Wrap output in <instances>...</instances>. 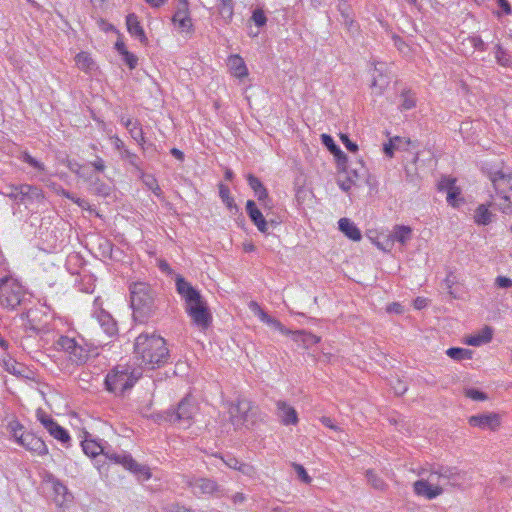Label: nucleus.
Listing matches in <instances>:
<instances>
[{"label": "nucleus", "instance_id": "1", "mask_svg": "<svg viewBox=\"0 0 512 512\" xmlns=\"http://www.w3.org/2000/svg\"><path fill=\"white\" fill-rule=\"evenodd\" d=\"M81 446L87 456L95 459V465L100 473L108 471L106 463L97 459L99 455H102L105 459L121 465L125 470L132 473L139 482L148 481L152 477L148 465L138 463L130 453L124 450L117 452L107 443L101 444L88 439L82 441Z\"/></svg>", "mask_w": 512, "mask_h": 512}, {"label": "nucleus", "instance_id": "2", "mask_svg": "<svg viewBox=\"0 0 512 512\" xmlns=\"http://www.w3.org/2000/svg\"><path fill=\"white\" fill-rule=\"evenodd\" d=\"M175 284L178 294L185 301V310L193 324L200 329H207L212 323V315L201 293L181 275H177Z\"/></svg>", "mask_w": 512, "mask_h": 512}, {"label": "nucleus", "instance_id": "3", "mask_svg": "<svg viewBox=\"0 0 512 512\" xmlns=\"http://www.w3.org/2000/svg\"><path fill=\"white\" fill-rule=\"evenodd\" d=\"M134 353L140 365L151 370L165 365L170 357L165 339L147 333H141L135 339Z\"/></svg>", "mask_w": 512, "mask_h": 512}, {"label": "nucleus", "instance_id": "4", "mask_svg": "<svg viewBox=\"0 0 512 512\" xmlns=\"http://www.w3.org/2000/svg\"><path fill=\"white\" fill-rule=\"evenodd\" d=\"M129 291L134 320L147 323L154 318L160 306V299L151 285L145 282H133L129 286Z\"/></svg>", "mask_w": 512, "mask_h": 512}, {"label": "nucleus", "instance_id": "5", "mask_svg": "<svg viewBox=\"0 0 512 512\" xmlns=\"http://www.w3.org/2000/svg\"><path fill=\"white\" fill-rule=\"evenodd\" d=\"M140 373L127 365H117L105 377V388L116 396H123L140 377Z\"/></svg>", "mask_w": 512, "mask_h": 512}, {"label": "nucleus", "instance_id": "6", "mask_svg": "<svg viewBox=\"0 0 512 512\" xmlns=\"http://www.w3.org/2000/svg\"><path fill=\"white\" fill-rule=\"evenodd\" d=\"M23 286L10 277L0 279V305L3 308L14 310L20 306L25 298Z\"/></svg>", "mask_w": 512, "mask_h": 512}, {"label": "nucleus", "instance_id": "7", "mask_svg": "<svg viewBox=\"0 0 512 512\" xmlns=\"http://www.w3.org/2000/svg\"><path fill=\"white\" fill-rule=\"evenodd\" d=\"M337 169L339 173L346 175L344 180H337V184L344 192H348L352 186H361L362 183L367 182L368 169L365 167L362 160H358L352 164H348L347 161L343 166H338Z\"/></svg>", "mask_w": 512, "mask_h": 512}, {"label": "nucleus", "instance_id": "8", "mask_svg": "<svg viewBox=\"0 0 512 512\" xmlns=\"http://www.w3.org/2000/svg\"><path fill=\"white\" fill-rule=\"evenodd\" d=\"M9 427L11 428L13 436L17 442L27 450L35 452L41 456L48 453L47 445L40 437H37L32 432H21L23 426L20 423L12 422L9 424Z\"/></svg>", "mask_w": 512, "mask_h": 512}, {"label": "nucleus", "instance_id": "9", "mask_svg": "<svg viewBox=\"0 0 512 512\" xmlns=\"http://www.w3.org/2000/svg\"><path fill=\"white\" fill-rule=\"evenodd\" d=\"M55 347L58 351L67 353L69 360L76 365H82L88 360V351L79 345L74 338L61 335L55 341Z\"/></svg>", "mask_w": 512, "mask_h": 512}, {"label": "nucleus", "instance_id": "10", "mask_svg": "<svg viewBox=\"0 0 512 512\" xmlns=\"http://www.w3.org/2000/svg\"><path fill=\"white\" fill-rule=\"evenodd\" d=\"M186 483L196 496L208 495L222 497L224 495V488L210 478L192 477L187 480Z\"/></svg>", "mask_w": 512, "mask_h": 512}, {"label": "nucleus", "instance_id": "11", "mask_svg": "<svg viewBox=\"0 0 512 512\" xmlns=\"http://www.w3.org/2000/svg\"><path fill=\"white\" fill-rule=\"evenodd\" d=\"M231 422L235 427L248 426L254 422L252 405L247 400H238L230 408Z\"/></svg>", "mask_w": 512, "mask_h": 512}, {"label": "nucleus", "instance_id": "12", "mask_svg": "<svg viewBox=\"0 0 512 512\" xmlns=\"http://www.w3.org/2000/svg\"><path fill=\"white\" fill-rule=\"evenodd\" d=\"M196 412L197 405L194 398L187 395L178 403L177 408L170 415V421L174 423L183 421L189 424Z\"/></svg>", "mask_w": 512, "mask_h": 512}, {"label": "nucleus", "instance_id": "13", "mask_svg": "<svg viewBox=\"0 0 512 512\" xmlns=\"http://www.w3.org/2000/svg\"><path fill=\"white\" fill-rule=\"evenodd\" d=\"M460 473L455 467L438 465L433 467L430 473V480L437 481V484L443 482L451 485H456L460 480Z\"/></svg>", "mask_w": 512, "mask_h": 512}, {"label": "nucleus", "instance_id": "14", "mask_svg": "<svg viewBox=\"0 0 512 512\" xmlns=\"http://www.w3.org/2000/svg\"><path fill=\"white\" fill-rule=\"evenodd\" d=\"M246 213L251 222L261 233L267 234V223L265 214L257 207L253 200L246 202Z\"/></svg>", "mask_w": 512, "mask_h": 512}, {"label": "nucleus", "instance_id": "15", "mask_svg": "<svg viewBox=\"0 0 512 512\" xmlns=\"http://www.w3.org/2000/svg\"><path fill=\"white\" fill-rule=\"evenodd\" d=\"M473 427L495 430L500 425L499 415L496 413L473 415L468 420Z\"/></svg>", "mask_w": 512, "mask_h": 512}, {"label": "nucleus", "instance_id": "16", "mask_svg": "<svg viewBox=\"0 0 512 512\" xmlns=\"http://www.w3.org/2000/svg\"><path fill=\"white\" fill-rule=\"evenodd\" d=\"M413 486L414 492L417 495L424 496L430 500L436 498L443 492V489L440 485L431 484L429 481L423 479L417 480Z\"/></svg>", "mask_w": 512, "mask_h": 512}, {"label": "nucleus", "instance_id": "17", "mask_svg": "<svg viewBox=\"0 0 512 512\" xmlns=\"http://www.w3.org/2000/svg\"><path fill=\"white\" fill-rule=\"evenodd\" d=\"M277 416L284 425H296L298 423V415L296 410L285 401H277Z\"/></svg>", "mask_w": 512, "mask_h": 512}, {"label": "nucleus", "instance_id": "18", "mask_svg": "<svg viewBox=\"0 0 512 512\" xmlns=\"http://www.w3.org/2000/svg\"><path fill=\"white\" fill-rule=\"evenodd\" d=\"M489 178L495 190L500 194L505 193L506 189H512V176L502 170L490 172Z\"/></svg>", "mask_w": 512, "mask_h": 512}, {"label": "nucleus", "instance_id": "19", "mask_svg": "<svg viewBox=\"0 0 512 512\" xmlns=\"http://www.w3.org/2000/svg\"><path fill=\"white\" fill-rule=\"evenodd\" d=\"M126 26L131 36L135 37L143 44L147 42L148 39L146 37L145 31L140 24L138 16L135 13H129L126 16Z\"/></svg>", "mask_w": 512, "mask_h": 512}, {"label": "nucleus", "instance_id": "20", "mask_svg": "<svg viewBox=\"0 0 512 512\" xmlns=\"http://www.w3.org/2000/svg\"><path fill=\"white\" fill-rule=\"evenodd\" d=\"M321 141L322 144L335 157L337 167L343 166L348 161L347 155L340 149V147L335 143V141L330 135L322 134Z\"/></svg>", "mask_w": 512, "mask_h": 512}, {"label": "nucleus", "instance_id": "21", "mask_svg": "<svg viewBox=\"0 0 512 512\" xmlns=\"http://www.w3.org/2000/svg\"><path fill=\"white\" fill-rule=\"evenodd\" d=\"M12 196L19 202H25L26 200L39 198L41 196V189L29 184H23L15 188V193Z\"/></svg>", "mask_w": 512, "mask_h": 512}, {"label": "nucleus", "instance_id": "22", "mask_svg": "<svg viewBox=\"0 0 512 512\" xmlns=\"http://www.w3.org/2000/svg\"><path fill=\"white\" fill-rule=\"evenodd\" d=\"M96 318L104 332L109 336H114L118 332L116 321L113 319L110 313L100 309L96 312Z\"/></svg>", "mask_w": 512, "mask_h": 512}, {"label": "nucleus", "instance_id": "23", "mask_svg": "<svg viewBox=\"0 0 512 512\" xmlns=\"http://www.w3.org/2000/svg\"><path fill=\"white\" fill-rule=\"evenodd\" d=\"M338 228L346 237L353 241H360L362 238L359 228L348 218H341L338 221Z\"/></svg>", "mask_w": 512, "mask_h": 512}, {"label": "nucleus", "instance_id": "24", "mask_svg": "<svg viewBox=\"0 0 512 512\" xmlns=\"http://www.w3.org/2000/svg\"><path fill=\"white\" fill-rule=\"evenodd\" d=\"M228 66L232 74L237 78H243L248 75L246 64L239 55L230 56L228 59Z\"/></svg>", "mask_w": 512, "mask_h": 512}, {"label": "nucleus", "instance_id": "25", "mask_svg": "<svg viewBox=\"0 0 512 512\" xmlns=\"http://www.w3.org/2000/svg\"><path fill=\"white\" fill-rule=\"evenodd\" d=\"M493 337V329L485 326L478 334L471 335L466 339V343L471 346H480L491 341Z\"/></svg>", "mask_w": 512, "mask_h": 512}, {"label": "nucleus", "instance_id": "26", "mask_svg": "<svg viewBox=\"0 0 512 512\" xmlns=\"http://www.w3.org/2000/svg\"><path fill=\"white\" fill-rule=\"evenodd\" d=\"M247 182L249 187L253 190L254 195L257 197V200H263L269 194L266 187L263 185L262 181L253 174L247 175Z\"/></svg>", "mask_w": 512, "mask_h": 512}, {"label": "nucleus", "instance_id": "27", "mask_svg": "<svg viewBox=\"0 0 512 512\" xmlns=\"http://www.w3.org/2000/svg\"><path fill=\"white\" fill-rule=\"evenodd\" d=\"M85 264L86 260L80 253H71L66 260V268L73 275L79 274Z\"/></svg>", "mask_w": 512, "mask_h": 512}, {"label": "nucleus", "instance_id": "28", "mask_svg": "<svg viewBox=\"0 0 512 512\" xmlns=\"http://www.w3.org/2000/svg\"><path fill=\"white\" fill-rule=\"evenodd\" d=\"M391 237L393 240L405 245L412 237V229L406 225H395Z\"/></svg>", "mask_w": 512, "mask_h": 512}, {"label": "nucleus", "instance_id": "29", "mask_svg": "<svg viewBox=\"0 0 512 512\" xmlns=\"http://www.w3.org/2000/svg\"><path fill=\"white\" fill-rule=\"evenodd\" d=\"M75 62L79 69L84 72H91L96 68V64L94 60L91 58L89 53L80 52L75 56Z\"/></svg>", "mask_w": 512, "mask_h": 512}, {"label": "nucleus", "instance_id": "30", "mask_svg": "<svg viewBox=\"0 0 512 512\" xmlns=\"http://www.w3.org/2000/svg\"><path fill=\"white\" fill-rule=\"evenodd\" d=\"M51 436H53L56 440H58L61 444L68 446L71 440V437L68 431L60 426L57 422L47 430Z\"/></svg>", "mask_w": 512, "mask_h": 512}, {"label": "nucleus", "instance_id": "31", "mask_svg": "<svg viewBox=\"0 0 512 512\" xmlns=\"http://www.w3.org/2000/svg\"><path fill=\"white\" fill-rule=\"evenodd\" d=\"M53 487V491L57 496H62V503L71 501L73 496L68 491V488L57 478L51 476L50 479Z\"/></svg>", "mask_w": 512, "mask_h": 512}, {"label": "nucleus", "instance_id": "32", "mask_svg": "<svg viewBox=\"0 0 512 512\" xmlns=\"http://www.w3.org/2000/svg\"><path fill=\"white\" fill-rule=\"evenodd\" d=\"M219 196L222 199L223 203L226 205V207L231 212H233V211L235 213L239 212V208L235 204V201H234L233 197L230 196V190H229L228 186H226L224 184H220L219 185Z\"/></svg>", "mask_w": 512, "mask_h": 512}, {"label": "nucleus", "instance_id": "33", "mask_svg": "<svg viewBox=\"0 0 512 512\" xmlns=\"http://www.w3.org/2000/svg\"><path fill=\"white\" fill-rule=\"evenodd\" d=\"M120 158L121 160L127 162L130 166H132L136 171L143 174V162L141 161L137 154L127 149L120 155Z\"/></svg>", "mask_w": 512, "mask_h": 512}, {"label": "nucleus", "instance_id": "34", "mask_svg": "<svg viewBox=\"0 0 512 512\" xmlns=\"http://www.w3.org/2000/svg\"><path fill=\"white\" fill-rule=\"evenodd\" d=\"M495 58L496 62L503 67H511L512 66V57L508 53L506 49L502 47L501 44H496L495 47Z\"/></svg>", "mask_w": 512, "mask_h": 512}, {"label": "nucleus", "instance_id": "35", "mask_svg": "<svg viewBox=\"0 0 512 512\" xmlns=\"http://www.w3.org/2000/svg\"><path fill=\"white\" fill-rule=\"evenodd\" d=\"M474 220L478 225H488L492 220V213L484 204H481L475 210Z\"/></svg>", "mask_w": 512, "mask_h": 512}, {"label": "nucleus", "instance_id": "36", "mask_svg": "<svg viewBox=\"0 0 512 512\" xmlns=\"http://www.w3.org/2000/svg\"><path fill=\"white\" fill-rule=\"evenodd\" d=\"M401 103L399 105L400 110H410L416 106V94L410 89L403 90L401 95Z\"/></svg>", "mask_w": 512, "mask_h": 512}, {"label": "nucleus", "instance_id": "37", "mask_svg": "<svg viewBox=\"0 0 512 512\" xmlns=\"http://www.w3.org/2000/svg\"><path fill=\"white\" fill-rule=\"evenodd\" d=\"M447 356L456 361L472 359L473 352L469 349L460 347H451L446 351Z\"/></svg>", "mask_w": 512, "mask_h": 512}, {"label": "nucleus", "instance_id": "38", "mask_svg": "<svg viewBox=\"0 0 512 512\" xmlns=\"http://www.w3.org/2000/svg\"><path fill=\"white\" fill-rule=\"evenodd\" d=\"M129 134L132 137V139H134L137 142V144L141 147V149L143 150V153H145L146 140H145L144 132H143L141 125L138 121H135L134 126L132 127V129H130Z\"/></svg>", "mask_w": 512, "mask_h": 512}, {"label": "nucleus", "instance_id": "39", "mask_svg": "<svg viewBox=\"0 0 512 512\" xmlns=\"http://www.w3.org/2000/svg\"><path fill=\"white\" fill-rule=\"evenodd\" d=\"M366 479L368 483L376 490L384 491L387 488V484L382 478H380L373 470L366 471Z\"/></svg>", "mask_w": 512, "mask_h": 512}, {"label": "nucleus", "instance_id": "40", "mask_svg": "<svg viewBox=\"0 0 512 512\" xmlns=\"http://www.w3.org/2000/svg\"><path fill=\"white\" fill-rule=\"evenodd\" d=\"M286 212L282 209L273 211V214L266 216V223H267V231L269 230V227L276 228L279 226L285 219Z\"/></svg>", "mask_w": 512, "mask_h": 512}, {"label": "nucleus", "instance_id": "41", "mask_svg": "<svg viewBox=\"0 0 512 512\" xmlns=\"http://www.w3.org/2000/svg\"><path fill=\"white\" fill-rule=\"evenodd\" d=\"M448 184L450 185L448 192H447V202L452 205L453 207L459 206L458 201H460V191L455 186L454 181H448Z\"/></svg>", "mask_w": 512, "mask_h": 512}, {"label": "nucleus", "instance_id": "42", "mask_svg": "<svg viewBox=\"0 0 512 512\" xmlns=\"http://www.w3.org/2000/svg\"><path fill=\"white\" fill-rule=\"evenodd\" d=\"M218 14L225 24H230L234 16V5L217 6Z\"/></svg>", "mask_w": 512, "mask_h": 512}, {"label": "nucleus", "instance_id": "43", "mask_svg": "<svg viewBox=\"0 0 512 512\" xmlns=\"http://www.w3.org/2000/svg\"><path fill=\"white\" fill-rule=\"evenodd\" d=\"M19 159L22 160L23 162L29 164L31 167H33L34 169H36L38 171H44V169H45V165L42 162H40L37 159H35L34 157H32L26 151H24L20 154Z\"/></svg>", "mask_w": 512, "mask_h": 512}, {"label": "nucleus", "instance_id": "44", "mask_svg": "<svg viewBox=\"0 0 512 512\" xmlns=\"http://www.w3.org/2000/svg\"><path fill=\"white\" fill-rule=\"evenodd\" d=\"M216 458H220L221 461L229 468L237 470L239 464L242 462L239 461L236 457H234L231 453L221 454V455H215Z\"/></svg>", "mask_w": 512, "mask_h": 512}, {"label": "nucleus", "instance_id": "45", "mask_svg": "<svg viewBox=\"0 0 512 512\" xmlns=\"http://www.w3.org/2000/svg\"><path fill=\"white\" fill-rule=\"evenodd\" d=\"M142 176L144 177L143 179V182L144 184L156 195V196H160L161 193H162V190L160 188V186L158 185V182L156 180V178L153 176V175H145L144 173L142 174Z\"/></svg>", "mask_w": 512, "mask_h": 512}, {"label": "nucleus", "instance_id": "46", "mask_svg": "<svg viewBox=\"0 0 512 512\" xmlns=\"http://www.w3.org/2000/svg\"><path fill=\"white\" fill-rule=\"evenodd\" d=\"M250 308L255 312V314L260 318L261 321L266 323L267 325L272 321L274 317L265 312L257 302L252 301L250 303Z\"/></svg>", "mask_w": 512, "mask_h": 512}, {"label": "nucleus", "instance_id": "47", "mask_svg": "<svg viewBox=\"0 0 512 512\" xmlns=\"http://www.w3.org/2000/svg\"><path fill=\"white\" fill-rule=\"evenodd\" d=\"M250 308L255 312V314L260 318L261 321L266 323L267 325L272 321L274 317L265 312L257 302L252 301L250 303Z\"/></svg>", "mask_w": 512, "mask_h": 512}, {"label": "nucleus", "instance_id": "48", "mask_svg": "<svg viewBox=\"0 0 512 512\" xmlns=\"http://www.w3.org/2000/svg\"><path fill=\"white\" fill-rule=\"evenodd\" d=\"M250 308L255 312V314L260 318L261 321L266 323L267 325L272 321L274 317L265 312L257 302L252 301L250 303Z\"/></svg>", "mask_w": 512, "mask_h": 512}, {"label": "nucleus", "instance_id": "49", "mask_svg": "<svg viewBox=\"0 0 512 512\" xmlns=\"http://www.w3.org/2000/svg\"><path fill=\"white\" fill-rule=\"evenodd\" d=\"M250 308L255 312V314L260 318L261 321L266 323L267 325L272 321L274 317L265 312L257 302L252 301L250 303Z\"/></svg>", "mask_w": 512, "mask_h": 512}, {"label": "nucleus", "instance_id": "50", "mask_svg": "<svg viewBox=\"0 0 512 512\" xmlns=\"http://www.w3.org/2000/svg\"><path fill=\"white\" fill-rule=\"evenodd\" d=\"M251 20L255 23V25L259 28L263 27L267 23V17L265 12L261 8H256L252 12Z\"/></svg>", "mask_w": 512, "mask_h": 512}, {"label": "nucleus", "instance_id": "51", "mask_svg": "<svg viewBox=\"0 0 512 512\" xmlns=\"http://www.w3.org/2000/svg\"><path fill=\"white\" fill-rule=\"evenodd\" d=\"M110 190H111L110 187L106 183L101 181L99 178H97L93 182V191L97 195L106 197V196L110 195Z\"/></svg>", "mask_w": 512, "mask_h": 512}, {"label": "nucleus", "instance_id": "52", "mask_svg": "<svg viewBox=\"0 0 512 512\" xmlns=\"http://www.w3.org/2000/svg\"><path fill=\"white\" fill-rule=\"evenodd\" d=\"M57 194L62 195L63 197L73 201L74 203L78 204V206L83 207L84 204H86V201L84 199L76 197L73 193L65 190L61 186H58V188H55Z\"/></svg>", "mask_w": 512, "mask_h": 512}, {"label": "nucleus", "instance_id": "53", "mask_svg": "<svg viewBox=\"0 0 512 512\" xmlns=\"http://www.w3.org/2000/svg\"><path fill=\"white\" fill-rule=\"evenodd\" d=\"M303 339H302V344L301 346L305 349H308L310 347H312L313 345L317 344L320 342V337L319 336H316L314 334H312L311 332H308L306 330H304V334H303Z\"/></svg>", "mask_w": 512, "mask_h": 512}, {"label": "nucleus", "instance_id": "54", "mask_svg": "<svg viewBox=\"0 0 512 512\" xmlns=\"http://www.w3.org/2000/svg\"><path fill=\"white\" fill-rule=\"evenodd\" d=\"M37 419L44 426L46 430L50 429L56 422L50 415L45 413L42 409L37 410Z\"/></svg>", "mask_w": 512, "mask_h": 512}, {"label": "nucleus", "instance_id": "55", "mask_svg": "<svg viewBox=\"0 0 512 512\" xmlns=\"http://www.w3.org/2000/svg\"><path fill=\"white\" fill-rule=\"evenodd\" d=\"M295 473L297 474V477L304 482L305 484H309L312 481V478L308 475L306 469L298 463L292 464Z\"/></svg>", "mask_w": 512, "mask_h": 512}, {"label": "nucleus", "instance_id": "56", "mask_svg": "<svg viewBox=\"0 0 512 512\" xmlns=\"http://www.w3.org/2000/svg\"><path fill=\"white\" fill-rule=\"evenodd\" d=\"M181 29L182 32L187 33H193L194 32V25L192 22V18L190 16L186 18L178 19L177 23L175 24Z\"/></svg>", "mask_w": 512, "mask_h": 512}, {"label": "nucleus", "instance_id": "57", "mask_svg": "<svg viewBox=\"0 0 512 512\" xmlns=\"http://www.w3.org/2000/svg\"><path fill=\"white\" fill-rule=\"evenodd\" d=\"M122 60L130 70L135 69L138 65V57L129 51H125V53H123Z\"/></svg>", "mask_w": 512, "mask_h": 512}, {"label": "nucleus", "instance_id": "58", "mask_svg": "<svg viewBox=\"0 0 512 512\" xmlns=\"http://www.w3.org/2000/svg\"><path fill=\"white\" fill-rule=\"evenodd\" d=\"M465 395L472 399V400H475V401H483V400H486L488 397L486 395V393L478 390V389H475V388H469L465 391Z\"/></svg>", "mask_w": 512, "mask_h": 512}, {"label": "nucleus", "instance_id": "59", "mask_svg": "<svg viewBox=\"0 0 512 512\" xmlns=\"http://www.w3.org/2000/svg\"><path fill=\"white\" fill-rule=\"evenodd\" d=\"M258 201L263 209V213L265 214V216H269V215L273 214L274 204H273V200L270 198L269 195L266 198H264L263 200H258Z\"/></svg>", "mask_w": 512, "mask_h": 512}, {"label": "nucleus", "instance_id": "60", "mask_svg": "<svg viewBox=\"0 0 512 512\" xmlns=\"http://www.w3.org/2000/svg\"><path fill=\"white\" fill-rule=\"evenodd\" d=\"M470 44L478 51L484 52L487 50V45L480 36L474 35L468 38Z\"/></svg>", "mask_w": 512, "mask_h": 512}, {"label": "nucleus", "instance_id": "61", "mask_svg": "<svg viewBox=\"0 0 512 512\" xmlns=\"http://www.w3.org/2000/svg\"><path fill=\"white\" fill-rule=\"evenodd\" d=\"M400 141V137L396 136L391 138L388 143H385L383 146V151L388 157H393L394 151L397 150L394 144Z\"/></svg>", "mask_w": 512, "mask_h": 512}, {"label": "nucleus", "instance_id": "62", "mask_svg": "<svg viewBox=\"0 0 512 512\" xmlns=\"http://www.w3.org/2000/svg\"><path fill=\"white\" fill-rule=\"evenodd\" d=\"M340 139L348 151L353 153L358 151V145L351 141L347 134H340Z\"/></svg>", "mask_w": 512, "mask_h": 512}, {"label": "nucleus", "instance_id": "63", "mask_svg": "<svg viewBox=\"0 0 512 512\" xmlns=\"http://www.w3.org/2000/svg\"><path fill=\"white\" fill-rule=\"evenodd\" d=\"M238 471L251 478L256 475V469L251 464L244 462L239 464Z\"/></svg>", "mask_w": 512, "mask_h": 512}, {"label": "nucleus", "instance_id": "64", "mask_svg": "<svg viewBox=\"0 0 512 512\" xmlns=\"http://www.w3.org/2000/svg\"><path fill=\"white\" fill-rule=\"evenodd\" d=\"M99 247L102 250V254L104 256L111 257L114 244L110 240L104 239L103 242L100 243Z\"/></svg>", "mask_w": 512, "mask_h": 512}]
</instances>
